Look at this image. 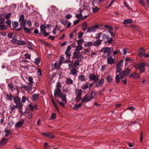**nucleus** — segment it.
<instances>
[{
  "label": "nucleus",
  "instance_id": "nucleus-1",
  "mask_svg": "<svg viewBox=\"0 0 149 149\" xmlns=\"http://www.w3.org/2000/svg\"><path fill=\"white\" fill-rule=\"evenodd\" d=\"M146 65L144 62L140 63L136 65L135 66L136 68L140 70V72H144L145 71L144 66Z\"/></svg>",
  "mask_w": 149,
  "mask_h": 149
},
{
  "label": "nucleus",
  "instance_id": "nucleus-2",
  "mask_svg": "<svg viewBox=\"0 0 149 149\" xmlns=\"http://www.w3.org/2000/svg\"><path fill=\"white\" fill-rule=\"evenodd\" d=\"M82 93V91L81 89H76L75 93L76 95L75 99L77 102H79L81 100Z\"/></svg>",
  "mask_w": 149,
  "mask_h": 149
},
{
  "label": "nucleus",
  "instance_id": "nucleus-3",
  "mask_svg": "<svg viewBox=\"0 0 149 149\" xmlns=\"http://www.w3.org/2000/svg\"><path fill=\"white\" fill-rule=\"evenodd\" d=\"M64 58L61 56L59 58V59L58 63H57V62L55 63L54 64L53 66H54V68L57 69L59 68V67L62 63V61L64 60Z\"/></svg>",
  "mask_w": 149,
  "mask_h": 149
},
{
  "label": "nucleus",
  "instance_id": "nucleus-4",
  "mask_svg": "<svg viewBox=\"0 0 149 149\" xmlns=\"http://www.w3.org/2000/svg\"><path fill=\"white\" fill-rule=\"evenodd\" d=\"M71 49V47L70 46V45L68 46L67 47L65 53V54L66 55L67 58L68 59L70 58L71 56V52L70 51Z\"/></svg>",
  "mask_w": 149,
  "mask_h": 149
},
{
  "label": "nucleus",
  "instance_id": "nucleus-5",
  "mask_svg": "<svg viewBox=\"0 0 149 149\" xmlns=\"http://www.w3.org/2000/svg\"><path fill=\"white\" fill-rule=\"evenodd\" d=\"M99 27V25H94L91 27L88 28L87 30V32L88 33L94 32L97 29H98Z\"/></svg>",
  "mask_w": 149,
  "mask_h": 149
},
{
  "label": "nucleus",
  "instance_id": "nucleus-6",
  "mask_svg": "<svg viewBox=\"0 0 149 149\" xmlns=\"http://www.w3.org/2000/svg\"><path fill=\"white\" fill-rule=\"evenodd\" d=\"M108 58L107 59V63L110 65L114 64L115 63V60L111 56H109V55L108 54L107 55Z\"/></svg>",
  "mask_w": 149,
  "mask_h": 149
},
{
  "label": "nucleus",
  "instance_id": "nucleus-7",
  "mask_svg": "<svg viewBox=\"0 0 149 149\" xmlns=\"http://www.w3.org/2000/svg\"><path fill=\"white\" fill-rule=\"evenodd\" d=\"M103 39H104V38L105 37L107 40V42L108 43H111L113 41V39L112 38H110L109 35H106L105 34H103L102 36Z\"/></svg>",
  "mask_w": 149,
  "mask_h": 149
},
{
  "label": "nucleus",
  "instance_id": "nucleus-8",
  "mask_svg": "<svg viewBox=\"0 0 149 149\" xmlns=\"http://www.w3.org/2000/svg\"><path fill=\"white\" fill-rule=\"evenodd\" d=\"M88 77L91 80L95 82L97 81L98 79V77L94 74H90L89 75Z\"/></svg>",
  "mask_w": 149,
  "mask_h": 149
},
{
  "label": "nucleus",
  "instance_id": "nucleus-9",
  "mask_svg": "<svg viewBox=\"0 0 149 149\" xmlns=\"http://www.w3.org/2000/svg\"><path fill=\"white\" fill-rule=\"evenodd\" d=\"M145 53L144 49L143 48H141L139 51L138 54L139 57L140 58H142L144 56Z\"/></svg>",
  "mask_w": 149,
  "mask_h": 149
},
{
  "label": "nucleus",
  "instance_id": "nucleus-10",
  "mask_svg": "<svg viewBox=\"0 0 149 149\" xmlns=\"http://www.w3.org/2000/svg\"><path fill=\"white\" fill-rule=\"evenodd\" d=\"M100 51L102 52L107 53V54H109L110 55L109 53L111 52V49L110 48L105 47L102 48Z\"/></svg>",
  "mask_w": 149,
  "mask_h": 149
},
{
  "label": "nucleus",
  "instance_id": "nucleus-11",
  "mask_svg": "<svg viewBox=\"0 0 149 149\" xmlns=\"http://www.w3.org/2000/svg\"><path fill=\"white\" fill-rule=\"evenodd\" d=\"M24 123V120L21 119L15 125V127L16 128H19Z\"/></svg>",
  "mask_w": 149,
  "mask_h": 149
},
{
  "label": "nucleus",
  "instance_id": "nucleus-12",
  "mask_svg": "<svg viewBox=\"0 0 149 149\" xmlns=\"http://www.w3.org/2000/svg\"><path fill=\"white\" fill-rule=\"evenodd\" d=\"M61 95V90L59 88H57L56 92L54 93L55 96L58 97H59Z\"/></svg>",
  "mask_w": 149,
  "mask_h": 149
},
{
  "label": "nucleus",
  "instance_id": "nucleus-13",
  "mask_svg": "<svg viewBox=\"0 0 149 149\" xmlns=\"http://www.w3.org/2000/svg\"><path fill=\"white\" fill-rule=\"evenodd\" d=\"M90 99V96H88L87 95H86L83 97L82 99L81 100L82 103L84 102H89L91 100H90L88 101Z\"/></svg>",
  "mask_w": 149,
  "mask_h": 149
},
{
  "label": "nucleus",
  "instance_id": "nucleus-14",
  "mask_svg": "<svg viewBox=\"0 0 149 149\" xmlns=\"http://www.w3.org/2000/svg\"><path fill=\"white\" fill-rule=\"evenodd\" d=\"M130 77L134 79H138L140 77V76L139 74L137 73L136 72L131 74Z\"/></svg>",
  "mask_w": 149,
  "mask_h": 149
},
{
  "label": "nucleus",
  "instance_id": "nucleus-15",
  "mask_svg": "<svg viewBox=\"0 0 149 149\" xmlns=\"http://www.w3.org/2000/svg\"><path fill=\"white\" fill-rule=\"evenodd\" d=\"M13 97V99L14 100V102L16 104H18L20 102V98H19L18 97L15 96V97H13L12 96H10V98H11Z\"/></svg>",
  "mask_w": 149,
  "mask_h": 149
},
{
  "label": "nucleus",
  "instance_id": "nucleus-16",
  "mask_svg": "<svg viewBox=\"0 0 149 149\" xmlns=\"http://www.w3.org/2000/svg\"><path fill=\"white\" fill-rule=\"evenodd\" d=\"M97 93L96 91L95 90H93L92 91L90 94V99L88 101L90 100H92L93 99L96 95Z\"/></svg>",
  "mask_w": 149,
  "mask_h": 149
},
{
  "label": "nucleus",
  "instance_id": "nucleus-17",
  "mask_svg": "<svg viewBox=\"0 0 149 149\" xmlns=\"http://www.w3.org/2000/svg\"><path fill=\"white\" fill-rule=\"evenodd\" d=\"M82 11L81 9H79L78 11L79 14H77L76 13H75L76 17H77L78 19H82L83 16L81 14Z\"/></svg>",
  "mask_w": 149,
  "mask_h": 149
},
{
  "label": "nucleus",
  "instance_id": "nucleus-18",
  "mask_svg": "<svg viewBox=\"0 0 149 149\" xmlns=\"http://www.w3.org/2000/svg\"><path fill=\"white\" fill-rule=\"evenodd\" d=\"M39 96L38 94L34 93L32 95V99L33 101H36L38 99Z\"/></svg>",
  "mask_w": 149,
  "mask_h": 149
},
{
  "label": "nucleus",
  "instance_id": "nucleus-19",
  "mask_svg": "<svg viewBox=\"0 0 149 149\" xmlns=\"http://www.w3.org/2000/svg\"><path fill=\"white\" fill-rule=\"evenodd\" d=\"M42 135L44 136L48 137L51 138H54V135L51 133H42Z\"/></svg>",
  "mask_w": 149,
  "mask_h": 149
},
{
  "label": "nucleus",
  "instance_id": "nucleus-20",
  "mask_svg": "<svg viewBox=\"0 0 149 149\" xmlns=\"http://www.w3.org/2000/svg\"><path fill=\"white\" fill-rule=\"evenodd\" d=\"M116 74H117L118 73H119L120 74V77L121 78H123L124 77L122 76L121 74V72L122 71V68L120 67H117L116 68Z\"/></svg>",
  "mask_w": 149,
  "mask_h": 149
},
{
  "label": "nucleus",
  "instance_id": "nucleus-21",
  "mask_svg": "<svg viewBox=\"0 0 149 149\" xmlns=\"http://www.w3.org/2000/svg\"><path fill=\"white\" fill-rule=\"evenodd\" d=\"M8 141V139L3 138L1 139L0 141V144L1 145L5 144L7 143Z\"/></svg>",
  "mask_w": 149,
  "mask_h": 149
},
{
  "label": "nucleus",
  "instance_id": "nucleus-22",
  "mask_svg": "<svg viewBox=\"0 0 149 149\" xmlns=\"http://www.w3.org/2000/svg\"><path fill=\"white\" fill-rule=\"evenodd\" d=\"M104 79H102L96 84L95 86L98 87L100 86L104 83Z\"/></svg>",
  "mask_w": 149,
  "mask_h": 149
},
{
  "label": "nucleus",
  "instance_id": "nucleus-23",
  "mask_svg": "<svg viewBox=\"0 0 149 149\" xmlns=\"http://www.w3.org/2000/svg\"><path fill=\"white\" fill-rule=\"evenodd\" d=\"M132 20L130 19H125L123 22V24H126L132 23Z\"/></svg>",
  "mask_w": 149,
  "mask_h": 149
},
{
  "label": "nucleus",
  "instance_id": "nucleus-24",
  "mask_svg": "<svg viewBox=\"0 0 149 149\" xmlns=\"http://www.w3.org/2000/svg\"><path fill=\"white\" fill-rule=\"evenodd\" d=\"M33 84H30V86H24L25 89L28 91H31L32 89Z\"/></svg>",
  "mask_w": 149,
  "mask_h": 149
},
{
  "label": "nucleus",
  "instance_id": "nucleus-25",
  "mask_svg": "<svg viewBox=\"0 0 149 149\" xmlns=\"http://www.w3.org/2000/svg\"><path fill=\"white\" fill-rule=\"evenodd\" d=\"M82 105V103H80L78 104L75 105L73 107V109L74 110H77L80 108Z\"/></svg>",
  "mask_w": 149,
  "mask_h": 149
},
{
  "label": "nucleus",
  "instance_id": "nucleus-26",
  "mask_svg": "<svg viewBox=\"0 0 149 149\" xmlns=\"http://www.w3.org/2000/svg\"><path fill=\"white\" fill-rule=\"evenodd\" d=\"M60 97L63 102H66V95L65 94H63L61 95Z\"/></svg>",
  "mask_w": 149,
  "mask_h": 149
},
{
  "label": "nucleus",
  "instance_id": "nucleus-27",
  "mask_svg": "<svg viewBox=\"0 0 149 149\" xmlns=\"http://www.w3.org/2000/svg\"><path fill=\"white\" fill-rule=\"evenodd\" d=\"M93 45V43L91 42H86L84 44V46L85 47H88L91 46Z\"/></svg>",
  "mask_w": 149,
  "mask_h": 149
},
{
  "label": "nucleus",
  "instance_id": "nucleus-28",
  "mask_svg": "<svg viewBox=\"0 0 149 149\" xmlns=\"http://www.w3.org/2000/svg\"><path fill=\"white\" fill-rule=\"evenodd\" d=\"M77 72L78 71L77 70L76 68H74L71 70L70 73L71 74L75 75L77 74Z\"/></svg>",
  "mask_w": 149,
  "mask_h": 149
},
{
  "label": "nucleus",
  "instance_id": "nucleus-29",
  "mask_svg": "<svg viewBox=\"0 0 149 149\" xmlns=\"http://www.w3.org/2000/svg\"><path fill=\"white\" fill-rule=\"evenodd\" d=\"M88 85L87 83L83 84L81 86V88L83 90H85L88 88Z\"/></svg>",
  "mask_w": 149,
  "mask_h": 149
},
{
  "label": "nucleus",
  "instance_id": "nucleus-30",
  "mask_svg": "<svg viewBox=\"0 0 149 149\" xmlns=\"http://www.w3.org/2000/svg\"><path fill=\"white\" fill-rule=\"evenodd\" d=\"M101 40H98L95 42V43H94V45L95 46H98L101 44Z\"/></svg>",
  "mask_w": 149,
  "mask_h": 149
},
{
  "label": "nucleus",
  "instance_id": "nucleus-31",
  "mask_svg": "<svg viewBox=\"0 0 149 149\" xmlns=\"http://www.w3.org/2000/svg\"><path fill=\"white\" fill-rule=\"evenodd\" d=\"M7 29V27L4 24H0V30H6Z\"/></svg>",
  "mask_w": 149,
  "mask_h": 149
},
{
  "label": "nucleus",
  "instance_id": "nucleus-32",
  "mask_svg": "<svg viewBox=\"0 0 149 149\" xmlns=\"http://www.w3.org/2000/svg\"><path fill=\"white\" fill-rule=\"evenodd\" d=\"M66 83L68 84H73V80L70 78H68L66 79Z\"/></svg>",
  "mask_w": 149,
  "mask_h": 149
},
{
  "label": "nucleus",
  "instance_id": "nucleus-33",
  "mask_svg": "<svg viewBox=\"0 0 149 149\" xmlns=\"http://www.w3.org/2000/svg\"><path fill=\"white\" fill-rule=\"evenodd\" d=\"M26 100L29 102V100L28 98H27L25 96H23L22 99V102L23 103H24L26 102Z\"/></svg>",
  "mask_w": 149,
  "mask_h": 149
},
{
  "label": "nucleus",
  "instance_id": "nucleus-34",
  "mask_svg": "<svg viewBox=\"0 0 149 149\" xmlns=\"http://www.w3.org/2000/svg\"><path fill=\"white\" fill-rule=\"evenodd\" d=\"M99 10V8L95 6H93L92 7V11L93 13H96Z\"/></svg>",
  "mask_w": 149,
  "mask_h": 149
},
{
  "label": "nucleus",
  "instance_id": "nucleus-35",
  "mask_svg": "<svg viewBox=\"0 0 149 149\" xmlns=\"http://www.w3.org/2000/svg\"><path fill=\"white\" fill-rule=\"evenodd\" d=\"M5 132V137H7L10 134L11 132L10 130H6Z\"/></svg>",
  "mask_w": 149,
  "mask_h": 149
},
{
  "label": "nucleus",
  "instance_id": "nucleus-36",
  "mask_svg": "<svg viewBox=\"0 0 149 149\" xmlns=\"http://www.w3.org/2000/svg\"><path fill=\"white\" fill-rule=\"evenodd\" d=\"M51 8L52 9V10L55 13H57L58 11V9L55 6H52L51 7Z\"/></svg>",
  "mask_w": 149,
  "mask_h": 149
},
{
  "label": "nucleus",
  "instance_id": "nucleus-37",
  "mask_svg": "<svg viewBox=\"0 0 149 149\" xmlns=\"http://www.w3.org/2000/svg\"><path fill=\"white\" fill-rule=\"evenodd\" d=\"M116 76L115 77V81L116 83H118L120 81V75L116 74Z\"/></svg>",
  "mask_w": 149,
  "mask_h": 149
},
{
  "label": "nucleus",
  "instance_id": "nucleus-38",
  "mask_svg": "<svg viewBox=\"0 0 149 149\" xmlns=\"http://www.w3.org/2000/svg\"><path fill=\"white\" fill-rule=\"evenodd\" d=\"M19 23L17 21H15L13 23H12L13 26L14 28H16L17 27Z\"/></svg>",
  "mask_w": 149,
  "mask_h": 149
},
{
  "label": "nucleus",
  "instance_id": "nucleus-39",
  "mask_svg": "<svg viewBox=\"0 0 149 149\" xmlns=\"http://www.w3.org/2000/svg\"><path fill=\"white\" fill-rule=\"evenodd\" d=\"M82 49V47L80 45H78L76 47L75 50L77 51H79Z\"/></svg>",
  "mask_w": 149,
  "mask_h": 149
},
{
  "label": "nucleus",
  "instance_id": "nucleus-40",
  "mask_svg": "<svg viewBox=\"0 0 149 149\" xmlns=\"http://www.w3.org/2000/svg\"><path fill=\"white\" fill-rule=\"evenodd\" d=\"M8 86L9 88L11 90L13 91L14 89V88L13 86V84L11 83H9L8 84Z\"/></svg>",
  "mask_w": 149,
  "mask_h": 149
},
{
  "label": "nucleus",
  "instance_id": "nucleus-41",
  "mask_svg": "<svg viewBox=\"0 0 149 149\" xmlns=\"http://www.w3.org/2000/svg\"><path fill=\"white\" fill-rule=\"evenodd\" d=\"M79 80L83 81H85L86 79L84 76V75L81 74L80 76L79 77Z\"/></svg>",
  "mask_w": 149,
  "mask_h": 149
},
{
  "label": "nucleus",
  "instance_id": "nucleus-42",
  "mask_svg": "<svg viewBox=\"0 0 149 149\" xmlns=\"http://www.w3.org/2000/svg\"><path fill=\"white\" fill-rule=\"evenodd\" d=\"M130 72V70L128 68L126 69L124 71V74L125 75H128Z\"/></svg>",
  "mask_w": 149,
  "mask_h": 149
},
{
  "label": "nucleus",
  "instance_id": "nucleus-43",
  "mask_svg": "<svg viewBox=\"0 0 149 149\" xmlns=\"http://www.w3.org/2000/svg\"><path fill=\"white\" fill-rule=\"evenodd\" d=\"M45 26L44 25H42L40 26V31L41 32L45 31L46 29Z\"/></svg>",
  "mask_w": 149,
  "mask_h": 149
},
{
  "label": "nucleus",
  "instance_id": "nucleus-44",
  "mask_svg": "<svg viewBox=\"0 0 149 149\" xmlns=\"http://www.w3.org/2000/svg\"><path fill=\"white\" fill-rule=\"evenodd\" d=\"M20 23V26H22L23 27H25V24H26V21H21L19 22Z\"/></svg>",
  "mask_w": 149,
  "mask_h": 149
},
{
  "label": "nucleus",
  "instance_id": "nucleus-45",
  "mask_svg": "<svg viewBox=\"0 0 149 149\" xmlns=\"http://www.w3.org/2000/svg\"><path fill=\"white\" fill-rule=\"evenodd\" d=\"M87 7V3H84L83 4V6H81V7L79 9H81L82 11L84 10V9Z\"/></svg>",
  "mask_w": 149,
  "mask_h": 149
},
{
  "label": "nucleus",
  "instance_id": "nucleus-46",
  "mask_svg": "<svg viewBox=\"0 0 149 149\" xmlns=\"http://www.w3.org/2000/svg\"><path fill=\"white\" fill-rule=\"evenodd\" d=\"M124 4L125 6L127 7L129 10H132V8L130 6H129L127 3L125 2L124 1Z\"/></svg>",
  "mask_w": 149,
  "mask_h": 149
},
{
  "label": "nucleus",
  "instance_id": "nucleus-47",
  "mask_svg": "<svg viewBox=\"0 0 149 149\" xmlns=\"http://www.w3.org/2000/svg\"><path fill=\"white\" fill-rule=\"evenodd\" d=\"M24 31L27 33H30L31 32V29H30L27 28L25 27H24Z\"/></svg>",
  "mask_w": 149,
  "mask_h": 149
},
{
  "label": "nucleus",
  "instance_id": "nucleus-48",
  "mask_svg": "<svg viewBox=\"0 0 149 149\" xmlns=\"http://www.w3.org/2000/svg\"><path fill=\"white\" fill-rule=\"evenodd\" d=\"M103 0H93V3L96 4L100 3Z\"/></svg>",
  "mask_w": 149,
  "mask_h": 149
},
{
  "label": "nucleus",
  "instance_id": "nucleus-49",
  "mask_svg": "<svg viewBox=\"0 0 149 149\" xmlns=\"http://www.w3.org/2000/svg\"><path fill=\"white\" fill-rule=\"evenodd\" d=\"M56 116L55 113H53L51 116L50 119L51 120H54L56 118Z\"/></svg>",
  "mask_w": 149,
  "mask_h": 149
},
{
  "label": "nucleus",
  "instance_id": "nucleus-50",
  "mask_svg": "<svg viewBox=\"0 0 149 149\" xmlns=\"http://www.w3.org/2000/svg\"><path fill=\"white\" fill-rule=\"evenodd\" d=\"M123 60H121L120 62H119L117 65V67H120L123 65Z\"/></svg>",
  "mask_w": 149,
  "mask_h": 149
},
{
  "label": "nucleus",
  "instance_id": "nucleus-51",
  "mask_svg": "<svg viewBox=\"0 0 149 149\" xmlns=\"http://www.w3.org/2000/svg\"><path fill=\"white\" fill-rule=\"evenodd\" d=\"M79 54V53L77 52H74L73 54V56L74 58H77Z\"/></svg>",
  "mask_w": 149,
  "mask_h": 149
},
{
  "label": "nucleus",
  "instance_id": "nucleus-52",
  "mask_svg": "<svg viewBox=\"0 0 149 149\" xmlns=\"http://www.w3.org/2000/svg\"><path fill=\"white\" fill-rule=\"evenodd\" d=\"M17 41L19 45H24L25 43V42L24 41L17 40Z\"/></svg>",
  "mask_w": 149,
  "mask_h": 149
},
{
  "label": "nucleus",
  "instance_id": "nucleus-53",
  "mask_svg": "<svg viewBox=\"0 0 149 149\" xmlns=\"http://www.w3.org/2000/svg\"><path fill=\"white\" fill-rule=\"evenodd\" d=\"M102 34V33H99L97 34L95 36V38L97 39H99Z\"/></svg>",
  "mask_w": 149,
  "mask_h": 149
},
{
  "label": "nucleus",
  "instance_id": "nucleus-54",
  "mask_svg": "<svg viewBox=\"0 0 149 149\" xmlns=\"http://www.w3.org/2000/svg\"><path fill=\"white\" fill-rule=\"evenodd\" d=\"M24 15H22L20 16V18L19 19V22H21V21H24Z\"/></svg>",
  "mask_w": 149,
  "mask_h": 149
},
{
  "label": "nucleus",
  "instance_id": "nucleus-55",
  "mask_svg": "<svg viewBox=\"0 0 149 149\" xmlns=\"http://www.w3.org/2000/svg\"><path fill=\"white\" fill-rule=\"evenodd\" d=\"M83 39H79L77 41V44L78 45H79V44H82L83 43Z\"/></svg>",
  "mask_w": 149,
  "mask_h": 149
},
{
  "label": "nucleus",
  "instance_id": "nucleus-56",
  "mask_svg": "<svg viewBox=\"0 0 149 149\" xmlns=\"http://www.w3.org/2000/svg\"><path fill=\"white\" fill-rule=\"evenodd\" d=\"M62 23L64 26L66 25L67 23V21L65 19H63L61 21Z\"/></svg>",
  "mask_w": 149,
  "mask_h": 149
},
{
  "label": "nucleus",
  "instance_id": "nucleus-57",
  "mask_svg": "<svg viewBox=\"0 0 149 149\" xmlns=\"http://www.w3.org/2000/svg\"><path fill=\"white\" fill-rule=\"evenodd\" d=\"M112 78L109 75L107 77V81L109 82H111L112 81Z\"/></svg>",
  "mask_w": 149,
  "mask_h": 149
},
{
  "label": "nucleus",
  "instance_id": "nucleus-58",
  "mask_svg": "<svg viewBox=\"0 0 149 149\" xmlns=\"http://www.w3.org/2000/svg\"><path fill=\"white\" fill-rule=\"evenodd\" d=\"M40 62V60L38 58H36L35 61V63L37 65H38Z\"/></svg>",
  "mask_w": 149,
  "mask_h": 149
},
{
  "label": "nucleus",
  "instance_id": "nucleus-59",
  "mask_svg": "<svg viewBox=\"0 0 149 149\" xmlns=\"http://www.w3.org/2000/svg\"><path fill=\"white\" fill-rule=\"evenodd\" d=\"M28 80L31 84H32L33 83V78L31 77H29L28 78Z\"/></svg>",
  "mask_w": 149,
  "mask_h": 149
},
{
  "label": "nucleus",
  "instance_id": "nucleus-60",
  "mask_svg": "<svg viewBox=\"0 0 149 149\" xmlns=\"http://www.w3.org/2000/svg\"><path fill=\"white\" fill-rule=\"evenodd\" d=\"M17 104L18 105V109H20L21 108H22L23 105L22 103L20 102L19 103H18V104Z\"/></svg>",
  "mask_w": 149,
  "mask_h": 149
},
{
  "label": "nucleus",
  "instance_id": "nucleus-61",
  "mask_svg": "<svg viewBox=\"0 0 149 149\" xmlns=\"http://www.w3.org/2000/svg\"><path fill=\"white\" fill-rule=\"evenodd\" d=\"M79 65V61H76L74 63V66L75 67H77Z\"/></svg>",
  "mask_w": 149,
  "mask_h": 149
},
{
  "label": "nucleus",
  "instance_id": "nucleus-62",
  "mask_svg": "<svg viewBox=\"0 0 149 149\" xmlns=\"http://www.w3.org/2000/svg\"><path fill=\"white\" fill-rule=\"evenodd\" d=\"M27 24L28 25L27 26L28 27H30L31 26V22L30 20H27L26 21Z\"/></svg>",
  "mask_w": 149,
  "mask_h": 149
},
{
  "label": "nucleus",
  "instance_id": "nucleus-63",
  "mask_svg": "<svg viewBox=\"0 0 149 149\" xmlns=\"http://www.w3.org/2000/svg\"><path fill=\"white\" fill-rule=\"evenodd\" d=\"M72 17V15H71L70 14H67L65 16V18L67 19H70Z\"/></svg>",
  "mask_w": 149,
  "mask_h": 149
},
{
  "label": "nucleus",
  "instance_id": "nucleus-64",
  "mask_svg": "<svg viewBox=\"0 0 149 149\" xmlns=\"http://www.w3.org/2000/svg\"><path fill=\"white\" fill-rule=\"evenodd\" d=\"M5 21V19L4 18H0V24H3V22Z\"/></svg>",
  "mask_w": 149,
  "mask_h": 149
}]
</instances>
